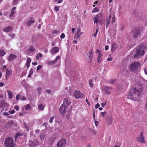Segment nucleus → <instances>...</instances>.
Segmentation results:
<instances>
[{
  "label": "nucleus",
  "instance_id": "nucleus-4",
  "mask_svg": "<svg viewBox=\"0 0 147 147\" xmlns=\"http://www.w3.org/2000/svg\"><path fill=\"white\" fill-rule=\"evenodd\" d=\"M140 65V63L139 62H134L130 64L129 67L130 70L132 72H136Z\"/></svg>",
  "mask_w": 147,
  "mask_h": 147
},
{
  "label": "nucleus",
  "instance_id": "nucleus-24",
  "mask_svg": "<svg viewBox=\"0 0 147 147\" xmlns=\"http://www.w3.org/2000/svg\"><path fill=\"white\" fill-rule=\"evenodd\" d=\"M140 32L138 31H135L133 32V37L134 38L137 37L138 36Z\"/></svg>",
  "mask_w": 147,
  "mask_h": 147
},
{
  "label": "nucleus",
  "instance_id": "nucleus-45",
  "mask_svg": "<svg viewBox=\"0 0 147 147\" xmlns=\"http://www.w3.org/2000/svg\"><path fill=\"white\" fill-rule=\"evenodd\" d=\"M102 60V58L97 57V61L99 63H100L101 61Z\"/></svg>",
  "mask_w": 147,
  "mask_h": 147
},
{
  "label": "nucleus",
  "instance_id": "nucleus-33",
  "mask_svg": "<svg viewBox=\"0 0 147 147\" xmlns=\"http://www.w3.org/2000/svg\"><path fill=\"white\" fill-rule=\"evenodd\" d=\"M18 0H14L12 3L13 5H16L18 4Z\"/></svg>",
  "mask_w": 147,
  "mask_h": 147
},
{
  "label": "nucleus",
  "instance_id": "nucleus-32",
  "mask_svg": "<svg viewBox=\"0 0 147 147\" xmlns=\"http://www.w3.org/2000/svg\"><path fill=\"white\" fill-rule=\"evenodd\" d=\"M89 85L91 87H93V85L92 83V80L90 79L89 81Z\"/></svg>",
  "mask_w": 147,
  "mask_h": 147
},
{
  "label": "nucleus",
  "instance_id": "nucleus-1",
  "mask_svg": "<svg viewBox=\"0 0 147 147\" xmlns=\"http://www.w3.org/2000/svg\"><path fill=\"white\" fill-rule=\"evenodd\" d=\"M146 45H141L139 47L137 48L136 50V53L134 55V58L135 59H138L141 56L144 55L145 50L146 49Z\"/></svg>",
  "mask_w": 147,
  "mask_h": 147
},
{
  "label": "nucleus",
  "instance_id": "nucleus-26",
  "mask_svg": "<svg viewBox=\"0 0 147 147\" xmlns=\"http://www.w3.org/2000/svg\"><path fill=\"white\" fill-rule=\"evenodd\" d=\"M45 135L46 134H45V133H43V132L41 133L40 134V140H43Z\"/></svg>",
  "mask_w": 147,
  "mask_h": 147
},
{
  "label": "nucleus",
  "instance_id": "nucleus-54",
  "mask_svg": "<svg viewBox=\"0 0 147 147\" xmlns=\"http://www.w3.org/2000/svg\"><path fill=\"white\" fill-rule=\"evenodd\" d=\"M101 105L102 107H104V106L106 105H107V102L106 101L104 103H102L101 104Z\"/></svg>",
  "mask_w": 147,
  "mask_h": 147
},
{
  "label": "nucleus",
  "instance_id": "nucleus-50",
  "mask_svg": "<svg viewBox=\"0 0 147 147\" xmlns=\"http://www.w3.org/2000/svg\"><path fill=\"white\" fill-rule=\"evenodd\" d=\"M115 16H114L112 18L111 20V22L112 23L114 22H115Z\"/></svg>",
  "mask_w": 147,
  "mask_h": 147
},
{
  "label": "nucleus",
  "instance_id": "nucleus-12",
  "mask_svg": "<svg viewBox=\"0 0 147 147\" xmlns=\"http://www.w3.org/2000/svg\"><path fill=\"white\" fill-rule=\"evenodd\" d=\"M103 15L102 13H99L96 15L95 18L98 20L99 21L100 23H101V22L102 21V18Z\"/></svg>",
  "mask_w": 147,
  "mask_h": 147
},
{
  "label": "nucleus",
  "instance_id": "nucleus-58",
  "mask_svg": "<svg viewBox=\"0 0 147 147\" xmlns=\"http://www.w3.org/2000/svg\"><path fill=\"white\" fill-rule=\"evenodd\" d=\"M98 57H99L100 58H101L103 56V55L101 53L98 54Z\"/></svg>",
  "mask_w": 147,
  "mask_h": 147
},
{
  "label": "nucleus",
  "instance_id": "nucleus-42",
  "mask_svg": "<svg viewBox=\"0 0 147 147\" xmlns=\"http://www.w3.org/2000/svg\"><path fill=\"white\" fill-rule=\"evenodd\" d=\"M31 61V59L30 58L27 57V59L26 60V62L30 63Z\"/></svg>",
  "mask_w": 147,
  "mask_h": 147
},
{
  "label": "nucleus",
  "instance_id": "nucleus-38",
  "mask_svg": "<svg viewBox=\"0 0 147 147\" xmlns=\"http://www.w3.org/2000/svg\"><path fill=\"white\" fill-rule=\"evenodd\" d=\"M38 108L41 110H42L44 109V107L42 104H40L38 105Z\"/></svg>",
  "mask_w": 147,
  "mask_h": 147
},
{
  "label": "nucleus",
  "instance_id": "nucleus-16",
  "mask_svg": "<svg viewBox=\"0 0 147 147\" xmlns=\"http://www.w3.org/2000/svg\"><path fill=\"white\" fill-rule=\"evenodd\" d=\"M34 21V19L32 17L30 18V20L27 21L26 23V25L29 26L31 24L33 23Z\"/></svg>",
  "mask_w": 147,
  "mask_h": 147
},
{
  "label": "nucleus",
  "instance_id": "nucleus-14",
  "mask_svg": "<svg viewBox=\"0 0 147 147\" xmlns=\"http://www.w3.org/2000/svg\"><path fill=\"white\" fill-rule=\"evenodd\" d=\"M118 46L116 43H113L111 46V51L113 52L118 48Z\"/></svg>",
  "mask_w": 147,
  "mask_h": 147
},
{
  "label": "nucleus",
  "instance_id": "nucleus-34",
  "mask_svg": "<svg viewBox=\"0 0 147 147\" xmlns=\"http://www.w3.org/2000/svg\"><path fill=\"white\" fill-rule=\"evenodd\" d=\"M98 11V9L97 7H95L92 11V13H95Z\"/></svg>",
  "mask_w": 147,
  "mask_h": 147
},
{
  "label": "nucleus",
  "instance_id": "nucleus-3",
  "mask_svg": "<svg viewBox=\"0 0 147 147\" xmlns=\"http://www.w3.org/2000/svg\"><path fill=\"white\" fill-rule=\"evenodd\" d=\"M141 94L139 92H130L128 95V98L133 99L134 100H138Z\"/></svg>",
  "mask_w": 147,
  "mask_h": 147
},
{
  "label": "nucleus",
  "instance_id": "nucleus-64",
  "mask_svg": "<svg viewBox=\"0 0 147 147\" xmlns=\"http://www.w3.org/2000/svg\"><path fill=\"white\" fill-rule=\"evenodd\" d=\"M96 53L98 54L101 53L100 50L99 49H97L96 50Z\"/></svg>",
  "mask_w": 147,
  "mask_h": 147
},
{
  "label": "nucleus",
  "instance_id": "nucleus-30",
  "mask_svg": "<svg viewBox=\"0 0 147 147\" xmlns=\"http://www.w3.org/2000/svg\"><path fill=\"white\" fill-rule=\"evenodd\" d=\"M116 80L115 79H111L108 81V82L111 84H114L116 83Z\"/></svg>",
  "mask_w": 147,
  "mask_h": 147
},
{
  "label": "nucleus",
  "instance_id": "nucleus-6",
  "mask_svg": "<svg viewBox=\"0 0 147 147\" xmlns=\"http://www.w3.org/2000/svg\"><path fill=\"white\" fill-rule=\"evenodd\" d=\"M66 140L64 139H61L59 141L57 144V147H63L65 146Z\"/></svg>",
  "mask_w": 147,
  "mask_h": 147
},
{
  "label": "nucleus",
  "instance_id": "nucleus-55",
  "mask_svg": "<svg viewBox=\"0 0 147 147\" xmlns=\"http://www.w3.org/2000/svg\"><path fill=\"white\" fill-rule=\"evenodd\" d=\"M99 20L95 18H94V23H96V24H97Z\"/></svg>",
  "mask_w": 147,
  "mask_h": 147
},
{
  "label": "nucleus",
  "instance_id": "nucleus-56",
  "mask_svg": "<svg viewBox=\"0 0 147 147\" xmlns=\"http://www.w3.org/2000/svg\"><path fill=\"white\" fill-rule=\"evenodd\" d=\"M100 106L99 104L98 103H97L95 105V108L96 109H97Z\"/></svg>",
  "mask_w": 147,
  "mask_h": 147
},
{
  "label": "nucleus",
  "instance_id": "nucleus-22",
  "mask_svg": "<svg viewBox=\"0 0 147 147\" xmlns=\"http://www.w3.org/2000/svg\"><path fill=\"white\" fill-rule=\"evenodd\" d=\"M93 51L92 50H90L88 54V56L90 61H91L93 58Z\"/></svg>",
  "mask_w": 147,
  "mask_h": 147
},
{
  "label": "nucleus",
  "instance_id": "nucleus-39",
  "mask_svg": "<svg viewBox=\"0 0 147 147\" xmlns=\"http://www.w3.org/2000/svg\"><path fill=\"white\" fill-rule=\"evenodd\" d=\"M130 92H138L136 91V88L134 87L132 88L130 90Z\"/></svg>",
  "mask_w": 147,
  "mask_h": 147
},
{
  "label": "nucleus",
  "instance_id": "nucleus-35",
  "mask_svg": "<svg viewBox=\"0 0 147 147\" xmlns=\"http://www.w3.org/2000/svg\"><path fill=\"white\" fill-rule=\"evenodd\" d=\"M5 51L2 50H0V56H3L5 55Z\"/></svg>",
  "mask_w": 147,
  "mask_h": 147
},
{
  "label": "nucleus",
  "instance_id": "nucleus-43",
  "mask_svg": "<svg viewBox=\"0 0 147 147\" xmlns=\"http://www.w3.org/2000/svg\"><path fill=\"white\" fill-rule=\"evenodd\" d=\"M54 119V117H51L50 119L49 122L50 123H52L53 122V120Z\"/></svg>",
  "mask_w": 147,
  "mask_h": 147
},
{
  "label": "nucleus",
  "instance_id": "nucleus-8",
  "mask_svg": "<svg viewBox=\"0 0 147 147\" xmlns=\"http://www.w3.org/2000/svg\"><path fill=\"white\" fill-rule=\"evenodd\" d=\"M74 95L76 98L78 99L82 97L84 94L82 92H74Z\"/></svg>",
  "mask_w": 147,
  "mask_h": 147
},
{
  "label": "nucleus",
  "instance_id": "nucleus-36",
  "mask_svg": "<svg viewBox=\"0 0 147 147\" xmlns=\"http://www.w3.org/2000/svg\"><path fill=\"white\" fill-rule=\"evenodd\" d=\"M42 55L41 53H39L36 56V58L37 59H39V57H42Z\"/></svg>",
  "mask_w": 147,
  "mask_h": 147
},
{
  "label": "nucleus",
  "instance_id": "nucleus-21",
  "mask_svg": "<svg viewBox=\"0 0 147 147\" xmlns=\"http://www.w3.org/2000/svg\"><path fill=\"white\" fill-rule=\"evenodd\" d=\"M111 88L110 87L105 86L102 88V90L103 91L107 92L111 90Z\"/></svg>",
  "mask_w": 147,
  "mask_h": 147
},
{
  "label": "nucleus",
  "instance_id": "nucleus-61",
  "mask_svg": "<svg viewBox=\"0 0 147 147\" xmlns=\"http://www.w3.org/2000/svg\"><path fill=\"white\" fill-rule=\"evenodd\" d=\"M94 123H95V124L96 126H97L98 125V121H97L95 120V121Z\"/></svg>",
  "mask_w": 147,
  "mask_h": 147
},
{
  "label": "nucleus",
  "instance_id": "nucleus-31",
  "mask_svg": "<svg viewBox=\"0 0 147 147\" xmlns=\"http://www.w3.org/2000/svg\"><path fill=\"white\" fill-rule=\"evenodd\" d=\"M22 135V134H21L19 133H17L15 134L14 137L15 138V140H16L18 137Z\"/></svg>",
  "mask_w": 147,
  "mask_h": 147
},
{
  "label": "nucleus",
  "instance_id": "nucleus-17",
  "mask_svg": "<svg viewBox=\"0 0 147 147\" xmlns=\"http://www.w3.org/2000/svg\"><path fill=\"white\" fill-rule=\"evenodd\" d=\"M59 51V48L57 47H53L51 50V53L53 54H55L58 52Z\"/></svg>",
  "mask_w": 147,
  "mask_h": 147
},
{
  "label": "nucleus",
  "instance_id": "nucleus-5",
  "mask_svg": "<svg viewBox=\"0 0 147 147\" xmlns=\"http://www.w3.org/2000/svg\"><path fill=\"white\" fill-rule=\"evenodd\" d=\"M143 133L141 132L139 137H137L136 139V141L138 142H140L142 143H145V141L144 138L143 137Z\"/></svg>",
  "mask_w": 147,
  "mask_h": 147
},
{
  "label": "nucleus",
  "instance_id": "nucleus-18",
  "mask_svg": "<svg viewBox=\"0 0 147 147\" xmlns=\"http://www.w3.org/2000/svg\"><path fill=\"white\" fill-rule=\"evenodd\" d=\"M13 29V28L11 26H9L3 28V30L4 32H7L11 31Z\"/></svg>",
  "mask_w": 147,
  "mask_h": 147
},
{
  "label": "nucleus",
  "instance_id": "nucleus-23",
  "mask_svg": "<svg viewBox=\"0 0 147 147\" xmlns=\"http://www.w3.org/2000/svg\"><path fill=\"white\" fill-rule=\"evenodd\" d=\"M7 103L5 100H3L0 102V108H3L7 105Z\"/></svg>",
  "mask_w": 147,
  "mask_h": 147
},
{
  "label": "nucleus",
  "instance_id": "nucleus-29",
  "mask_svg": "<svg viewBox=\"0 0 147 147\" xmlns=\"http://www.w3.org/2000/svg\"><path fill=\"white\" fill-rule=\"evenodd\" d=\"M28 50L30 51L31 53H33L34 50V47L32 46H30L29 47L28 49Z\"/></svg>",
  "mask_w": 147,
  "mask_h": 147
},
{
  "label": "nucleus",
  "instance_id": "nucleus-49",
  "mask_svg": "<svg viewBox=\"0 0 147 147\" xmlns=\"http://www.w3.org/2000/svg\"><path fill=\"white\" fill-rule=\"evenodd\" d=\"M60 37L61 38H65V35L64 33H62L60 35Z\"/></svg>",
  "mask_w": 147,
  "mask_h": 147
},
{
  "label": "nucleus",
  "instance_id": "nucleus-20",
  "mask_svg": "<svg viewBox=\"0 0 147 147\" xmlns=\"http://www.w3.org/2000/svg\"><path fill=\"white\" fill-rule=\"evenodd\" d=\"M16 57V55L13 54H11L9 56L8 60L9 61H11Z\"/></svg>",
  "mask_w": 147,
  "mask_h": 147
},
{
  "label": "nucleus",
  "instance_id": "nucleus-19",
  "mask_svg": "<svg viewBox=\"0 0 147 147\" xmlns=\"http://www.w3.org/2000/svg\"><path fill=\"white\" fill-rule=\"evenodd\" d=\"M111 18V15H110L106 19V26L107 28L108 27L109 25L110 24Z\"/></svg>",
  "mask_w": 147,
  "mask_h": 147
},
{
  "label": "nucleus",
  "instance_id": "nucleus-59",
  "mask_svg": "<svg viewBox=\"0 0 147 147\" xmlns=\"http://www.w3.org/2000/svg\"><path fill=\"white\" fill-rule=\"evenodd\" d=\"M3 115L5 116H8L9 115V114L7 112H4L3 113Z\"/></svg>",
  "mask_w": 147,
  "mask_h": 147
},
{
  "label": "nucleus",
  "instance_id": "nucleus-10",
  "mask_svg": "<svg viewBox=\"0 0 147 147\" xmlns=\"http://www.w3.org/2000/svg\"><path fill=\"white\" fill-rule=\"evenodd\" d=\"M16 124L15 121L14 120H11L7 122L6 124V126L7 128L11 127L13 125H14Z\"/></svg>",
  "mask_w": 147,
  "mask_h": 147
},
{
  "label": "nucleus",
  "instance_id": "nucleus-7",
  "mask_svg": "<svg viewBox=\"0 0 147 147\" xmlns=\"http://www.w3.org/2000/svg\"><path fill=\"white\" fill-rule=\"evenodd\" d=\"M67 108L62 105L59 109V112L63 116H64L66 112V109Z\"/></svg>",
  "mask_w": 147,
  "mask_h": 147
},
{
  "label": "nucleus",
  "instance_id": "nucleus-62",
  "mask_svg": "<svg viewBox=\"0 0 147 147\" xmlns=\"http://www.w3.org/2000/svg\"><path fill=\"white\" fill-rule=\"evenodd\" d=\"M86 102L87 103V104L88 105V106H90V102H89V101L87 98H86Z\"/></svg>",
  "mask_w": 147,
  "mask_h": 147
},
{
  "label": "nucleus",
  "instance_id": "nucleus-51",
  "mask_svg": "<svg viewBox=\"0 0 147 147\" xmlns=\"http://www.w3.org/2000/svg\"><path fill=\"white\" fill-rule=\"evenodd\" d=\"M20 99L22 100H26V97H25V96H22V97H20Z\"/></svg>",
  "mask_w": 147,
  "mask_h": 147
},
{
  "label": "nucleus",
  "instance_id": "nucleus-60",
  "mask_svg": "<svg viewBox=\"0 0 147 147\" xmlns=\"http://www.w3.org/2000/svg\"><path fill=\"white\" fill-rule=\"evenodd\" d=\"M30 64V63H28L26 62V65L27 67L28 68Z\"/></svg>",
  "mask_w": 147,
  "mask_h": 147
},
{
  "label": "nucleus",
  "instance_id": "nucleus-25",
  "mask_svg": "<svg viewBox=\"0 0 147 147\" xmlns=\"http://www.w3.org/2000/svg\"><path fill=\"white\" fill-rule=\"evenodd\" d=\"M107 122L109 124H111L113 122V118L111 116H110L108 118Z\"/></svg>",
  "mask_w": 147,
  "mask_h": 147
},
{
  "label": "nucleus",
  "instance_id": "nucleus-57",
  "mask_svg": "<svg viewBox=\"0 0 147 147\" xmlns=\"http://www.w3.org/2000/svg\"><path fill=\"white\" fill-rule=\"evenodd\" d=\"M33 70L32 69H31L29 71V74L31 75H32L33 74Z\"/></svg>",
  "mask_w": 147,
  "mask_h": 147
},
{
  "label": "nucleus",
  "instance_id": "nucleus-63",
  "mask_svg": "<svg viewBox=\"0 0 147 147\" xmlns=\"http://www.w3.org/2000/svg\"><path fill=\"white\" fill-rule=\"evenodd\" d=\"M9 112L11 114H12L15 113V111L14 110H13L11 111H9Z\"/></svg>",
  "mask_w": 147,
  "mask_h": 147
},
{
  "label": "nucleus",
  "instance_id": "nucleus-13",
  "mask_svg": "<svg viewBox=\"0 0 147 147\" xmlns=\"http://www.w3.org/2000/svg\"><path fill=\"white\" fill-rule=\"evenodd\" d=\"M60 57L59 56H57L56 58L53 61H49L47 62V63L49 65L54 64H55L57 61V60L60 58Z\"/></svg>",
  "mask_w": 147,
  "mask_h": 147
},
{
  "label": "nucleus",
  "instance_id": "nucleus-46",
  "mask_svg": "<svg viewBox=\"0 0 147 147\" xmlns=\"http://www.w3.org/2000/svg\"><path fill=\"white\" fill-rule=\"evenodd\" d=\"M14 13V11H11V13L9 15V16L10 18L11 17L13 16V14Z\"/></svg>",
  "mask_w": 147,
  "mask_h": 147
},
{
  "label": "nucleus",
  "instance_id": "nucleus-40",
  "mask_svg": "<svg viewBox=\"0 0 147 147\" xmlns=\"http://www.w3.org/2000/svg\"><path fill=\"white\" fill-rule=\"evenodd\" d=\"M59 32V31L57 30H54L53 31L52 33L53 34H57Z\"/></svg>",
  "mask_w": 147,
  "mask_h": 147
},
{
  "label": "nucleus",
  "instance_id": "nucleus-9",
  "mask_svg": "<svg viewBox=\"0 0 147 147\" xmlns=\"http://www.w3.org/2000/svg\"><path fill=\"white\" fill-rule=\"evenodd\" d=\"M12 73V70L11 69H7L6 71V74L5 79L7 80L11 75Z\"/></svg>",
  "mask_w": 147,
  "mask_h": 147
},
{
  "label": "nucleus",
  "instance_id": "nucleus-48",
  "mask_svg": "<svg viewBox=\"0 0 147 147\" xmlns=\"http://www.w3.org/2000/svg\"><path fill=\"white\" fill-rule=\"evenodd\" d=\"M14 109H15L16 111H18L19 110V107L18 105H16L14 107Z\"/></svg>",
  "mask_w": 147,
  "mask_h": 147
},
{
  "label": "nucleus",
  "instance_id": "nucleus-47",
  "mask_svg": "<svg viewBox=\"0 0 147 147\" xmlns=\"http://www.w3.org/2000/svg\"><path fill=\"white\" fill-rule=\"evenodd\" d=\"M9 98H12V92H8Z\"/></svg>",
  "mask_w": 147,
  "mask_h": 147
},
{
  "label": "nucleus",
  "instance_id": "nucleus-2",
  "mask_svg": "<svg viewBox=\"0 0 147 147\" xmlns=\"http://www.w3.org/2000/svg\"><path fill=\"white\" fill-rule=\"evenodd\" d=\"M4 144L6 147H14L15 146L13 139L11 137L5 139Z\"/></svg>",
  "mask_w": 147,
  "mask_h": 147
},
{
  "label": "nucleus",
  "instance_id": "nucleus-52",
  "mask_svg": "<svg viewBox=\"0 0 147 147\" xmlns=\"http://www.w3.org/2000/svg\"><path fill=\"white\" fill-rule=\"evenodd\" d=\"M20 94H18L16 96V100H18L19 99V98L20 97Z\"/></svg>",
  "mask_w": 147,
  "mask_h": 147
},
{
  "label": "nucleus",
  "instance_id": "nucleus-11",
  "mask_svg": "<svg viewBox=\"0 0 147 147\" xmlns=\"http://www.w3.org/2000/svg\"><path fill=\"white\" fill-rule=\"evenodd\" d=\"M70 103L67 98H65L64 99L62 105H64L66 108H67L70 105Z\"/></svg>",
  "mask_w": 147,
  "mask_h": 147
},
{
  "label": "nucleus",
  "instance_id": "nucleus-37",
  "mask_svg": "<svg viewBox=\"0 0 147 147\" xmlns=\"http://www.w3.org/2000/svg\"><path fill=\"white\" fill-rule=\"evenodd\" d=\"M31 107L29 104H27L26 105L25 109L26 110H28L30 109Z\"/></svg>",
  "mask_w": 147,
  "mask_h": 147
},
{
  "label": "nucleus",
  "instance_id": "nucleus-44",
  "mask_svg": "<svg viewBox=\"0 0 147 147\" xmlns=\"http://www.w3.org/2000/svg\"><path fill=\"white\" fill-rule=\"evenodd\" d=\"M59 7L56 6L55 7L54 10L56 11H59Z\"/></svg>",
  "mask_w": 147,
  "mask_h": 147
},
{
  "label": "nucleus",
  "instance_id": "nucleus-28",
  "mask_svg": "<svg viewBox=\"0 0 147 147\" xmlns=\"http://www.w3.org/2000/svg\"><path fill=\"white\" fill-rule=\"evenodd\" d=\"M119 28L121 30L123 31L125 29V26L123 24H121L120 25Z\"/></svg>",
  "mask_w": 147,
  "mask_h": 147
},
{
  "label": "nucleus",
  "instance_id": "nucleus-53",
  "mask_svg": "<svg viewBox=\"0 0 147 147\" xmlns=\"http://www.w3.org/2000/svg\"><path fill=\"white\" fill-rule=\"evenodd\" d=\"M41 67H42L41 65H38L37 67L36 70L38 71V70H39L40 69V68H41Z\"/></svg>",
  "mask_w": 147,
  "mask_h": 147
},
{
  "label": "nucleus",
  "instance_id": "nucleus-27",
  "mask_svg": "<svg viewBox=\"0 0 147 147\" xmlns=\"http://www.w3.org/2000/svg\"><path fill=\"white\" fill-rule=\"evenodd\" d=\"M69 108H70L69 110L67 111V112L68 113L67 114V115H66V118H69V117H70V111L71 110V109H72V107H71V106Z\"/></svg>",
  "mask_w": 147,
  "mask_h": 147
},
{
  "label": "nucleus",
  "instance_id": "nucleus-41",
  "mask_svg": "<svg viewBox=\"0 0 147 147\" xmlns=\"http://www.w3.org/2000/svg\"><path fill=\"white\" fill-rule=\"evenodd\" d=\"M107 112L106 111L102 112L101 113V115L102 117H104L106 115Z\"/></svg>",
  "mask_w": 147,
  "mask_h": 147
},
{
  "label": "nucleus",
  "instance_id": "nucleus-15",
  "mask_svg": "<svg viewBox=\"0 0 147 147\" xmlns=\"http://www.w3.org/2000/svg\"><path fill=\"white\" fill-rule=\"evenodd\" d=\"M38 141L37 140H35L34 141L30 143L29 145L32 147H34L36 145H38Z\"/></svg>",
  "mask_w": 147,
  "mask_h": 147
}]
</instances>
